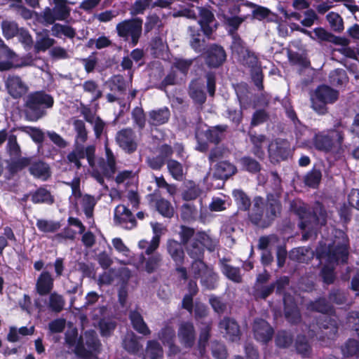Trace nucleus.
Returning a JSON list of instances; mask_svg holds the SVG:
<instances>
[{
    "label": "nucleus",
    "instance_id": "4be33fe9",
    "mask_svg": "<svg viewBox=\"0 0 359 359\" xmlns=\"http://www.w3.org/2000/svg\"><path fill=\"white\" fill-rule=\"evenodd\" d=\"M226 57V55L224 48L214 44L208 49L205 61L208 66L217 67L223 64Z\"/></svg>",
    "mask_w": 359,
    "mask_h": 359
},
{
    "label": "nucleus",
    "instance_id": "49530a36",
    "mask_svg": "<svg viewBox=\"0 0 359 359\" xmlns=\"http://www.w3.org/2000/svg\"><path fill=\"white\" fill-rule=\"evenodd\" d=\"M330 83L332 86H341L346 83L348 77L345 70L342 69H337L330 72L329 76Z\"/></svg>",
    "mask_w": 359,
    "mask_h": 359
},
{
    "label": "nucleus",
    "instance_id": "7c9ffc66",
    "mask_svg": "<svg viewBox=\"0 0 359 359\" xmlns=\"http://www.w3.org/2000/svg\"><path fill=\"white\" fill-rule=\"evenodd\" d=\"M189 95L194 102L198 104H203L206 100L205 93L203 90V83L196 80L191 83L189 86Z\"/></svg>",
    "mask_w": 359,
    "mask_h": 359
},
{
    "label": "nucleus",
    "instance_id": "5701e85b",
    "mask_svg": "<svg viewBox=\"0 0 359 359\" xmlns=\"http://www.w3.org/2000/svg\"><path fill=\"white\" fill-rule=\"evenodd\" d=\"M158 338L165 346L169 348L168 355H175L180 351V348L175 344V332L172 327L165 326L158 333Z\"/></svg>",
    "mask_w": 359,
    "mask_h": 359
},
{
    "label": "nucleus",
    "instance_id": "2f4dec72",
    "mask_svg": "<svg viewBox=\"0 0 359 359\" xmlns=\"http://www.w3.org/2000/svg\"><path fill=\"white\" fill-rule=\"evenodd\" d=\"M51 27L52 35L61 38L65 36L69 39H73L76 36V30L71 26L60 23H53Z\"/></svg>",
    "mask_w": 359,
    "mask_h": 359
},
{
    "label": "nucleus",
    "instance_id": "774afa93",
    "mask_svg": "<svg viewBox=\"0 0 359 359\" xmlns=\"http://www.w3.org/2000/svg\"><path fill=\"white\" fill-rule=\"evenodd\" d=\"M197 215V211L196 208L189 204L184 203L181 207V217L186 222H190L194 220Z\"/></svg>",
    "mask_w": 359,
    "mask_h": 359
},
{
    "label": "nucleus",
    "instance_id": "4468645a",
    "mask_svg": "<svg viewBox=\"0 0 359 359\" xmlns=\"http://www.w3.org/2000/svg\"><path fill=\"white\" fill-rule=\"evenodd\" d=\"M116 142L123 150L128 153H133L137 147L135 135L130 128L119 130L116 135Z\"/></svg>",
    "mask_w": 359,
    "mask_h": 359
},
{
    "label": "nucleus",
    "instance_id": "f3484780",
    "mask_svg": "<svg viewBox=\"0 0 359 359\" xmlns=\"http://www.w3.org/2000/svg\"><path fill=\"white\" fill-rule=\"evenodd\" d=\"M162 255L159 253H155L154 255H151L149 256L147 259L144 257L143 254L140 255L139 262L135 263L133 259H130L128 262H122L124 264H133L136 266V268L139 269L140 265L143 264L144 262V269L149 273H151L155 272L158 269L162 263Z\"/></svg>",
    "mask_w": 359,
    "mask_h": 359
},
{
    "label": "nucleus",
    "instance_id": "6e6d98bb",
    "mask_svg": "<svg viewBox=\"0 0 359 359\" xmlns=\"http://www.w3.org/2000/svg\"><path fill=\"white\" fill-rule=\"evenodd\" d=\"M8 142L6 144V149L11 156L17 158L20 156L21 151L20 145L17 142V137L15 135H8Z\"/></svg>",
    "mask_w": 359,
    "mask_h": 359
},
{
    "label": "nucleus",
    "instance_id": "c85d7f7f",
    "mask_svg": "<svg viewBox=\"0 0 359 359\" xmlns=\"http://www.w3.org/2000/svg\"><path fill=\"white\" fill-rule=\"evenodd\" d=\"M236 168L228 161L218 163L215 169L214 176L218 179H226L235 174Z\"/></svg>",
    "mask_w": 359,
    "mask_h": 359
},
{
    "label": "nucleus",
    "instance_id": "e433bc0d",
    "mask_svg": "<svg viewBox=\"0 0 359 359\" xmlns=\"http://www.w3.org/2000/svg\"><path fill=\"white\" fill-rule=\"evenodd\" d=\"M211 269L202 259L194 260L189 269V273L195 279H201L205 273Z\"/></svg>",
    "mask_w": 359,
    "mask_h": 359
},
{
    "label": "nucleus",
    "instance_id": "ddd939ff",
    "mask_svg": "<svg viewBox=\"0 0 359 359\" xmlns=\"http://www.w3.org/2000/svg\"><path fill=\"white\" fill-rule=\"evenodd\" d=\"M5 85L9 95L15 99L21 97L29 90L27 83L17 75H9L5 81Z\"/></svg>",
    "mask_w": 359,
    "mask_h": 359
},
{
    "label": "nucleus",
    "instance_id": "f8f14e48",
    "mask_svg": "<svg viewBox=\"0 0 359 359\" xmlns=\"http://www.w3.org/2000/svg\"><path fill=\"white\" fill-rule=\"evenodd\" d=\"M249 219L255 225L266 228L269 226V221L265 215L264 199L257 196L253 200V206L248 214Z\"/></svg>",
    "mask_w": 359,
    "mask_h": 359
},
{
    "label": "nucleus",
    "instance_id": "f03ea898",
    "mask_svg": "<svg viewBox=\"0 0 359 359\" xmlns=\"http://www.w3.org/2000/svg\"><path fill=\"white\" fill-rule=\"evenodd\" d=\"M95 148L94 146H88L84 148L81 144L74 145V149L67 156V162L73 165L76 169L81 167V160L86 157L89 165L92 168V176L100 184H104V177L109 178L116 172V160L112 151L105 144L106 160L101 158L97 163L95 158Z\"/></svg>",
    "mask_w": 359,
    "mask_h": 359
},
{
    "label": "nucleus",
    "instance_id": "aec40b11",
    "mask_svg": "<svg viewBox=\"0 0 359 359\" xmlns=\"http://www.w3.org/2000/svg\"><path fill=\"white\" fill-rule=\"evenodd\" d=\"M54 287V278L47 271H42L36 280L35 290L36 292L44 296L50 293Z\"/></svg>",
    "mask_w": 359,
    "mask_h": 359
},
{
    "label": "nucleus",
    "instance_id": "7ed1b4c3",
    "mask_svg": "<svg viewBox=\"0 0 359 359\" xmlns=\"http://www.w3.org/2000/svg\"><path fill=\"white\" fill-rule=\"evenodd\" d=\"M345 130L346 126L337 121L332 128L316 133L312 144L318 151L339 157L344 151Z\"/></svg>",
    "mask_w": 359,
    "mask_h": 359
},
{
    "label": "nucleus",
    "instance_id": "393cba45",
    "mask_svg": "<svg viewBox=\"0 0 359 359\" xmlns=\"http://www.w3.org/2000/svg\"><path fill=\"white\" fill-rule=\"evenodd\" d=\"M265 215L269 221V226L280 212V203L273 196L269 195L266 205H264Z\"/></svg>",
    "mask_w": 359,
    "mask_h": 359
},
{
    "label": "nucleus",
    "instance_id": "cd10ccee",
    "mask_svg": "<svg viewBox=\"0 0 359 359\" xmlns=\"http://www.w3.org/2000/svg\"><path fill=\"white\" fill-rule=\"evenodd\" d=\"M302 32L309 36L312 39L333 43H337V38L334 35L322 27L315 28L313 32L303 29Z\"/></svg>",
    "mask_w": 359,
    "mask_h": 359
},
{
    "label": "nucleus",
    "instance_id": "8fccbe9b",
    "mask_svg": "<svg viewBox=\"0 0 359 359\" xmlns=\"http://www.w3.org/2000/svg\"><path fill=\"white\" fill-rule=\"evenodd\" d=\"M226 129V126H217L208 130L205 133V137L210 142L217 144L222 140L223 133Z\"/></svg>",
    "mask_w": 359,
    "mask_h": 359
},
{
    "label": "nucleus",
    "instance_id": "423d86ee",
    "mask_svg": "<svg viewBox=\"0 0 359 359\" xmlns=\"http://www.w3.org/2000/svg\"><path fill=\"white\" fill-rule=\"evenodd\" d=\"M65 340L69 346H74L76 353L83 358H88L93 352L97 351L100 346L96 332L93 330L85 332V344L83 339L77 340L76 333H74L73 337L67 334Z\"/></svg>",
    "mask_w": 359,
    "mask_h": 359
},
{
    "label": "nucleus",
    "instance_id": "0eeeda50",
    "mask_svg": "<svg viewBox=\"0 0 359 359\" xmlns=\"http://www.w3.org/2000/svg\"><path fill=\"white\" fill-rule=\"evenodd\" d=\"M339 97V92L327 85L318 86L311 95V106L319 114L327 112L326 105L335 102Z\"/></svg>",
    "mask_w": 359,
    "mask_h": 359
},
{
    "label": "nucleus",
    "instance_id": "a878e982",
    "mask_svg": "<svg viewBox=\"0 0 359 359\" xmlns=\"http://www.w3.org/2000/svg\"><path fill=\"white\" fill-rule=\"evenodd\" d=\"M170 116L168 107L152 110L149 113V123L153 126H160L168 122Z\"/></svg>",
    "mask_w": 359,
    "mask_h": 359
},
{
    "label": "nucleus",
    "instance_id": "864d4df0",
    "mask_svg": "<svg viewBox=\"0 0 359 359\" xmlns=\"http://www.w3.org/2000/svg\"><path fill=\"white\" fill-rule=\"evenodd\" d=\"M32 201L34 203H46L50 204L53 202L50 193L45 189H39L32 196Z\"/></svg>",
    "mask_w": 359,
    "mask_h": 359
},
{
    "label": "nucleus",
    "instance_id": "72a5a7b5",
    "mask_svg": "<svg viewBox=\"0 0 359 359\" xmlns=\"http://www.w3.org/2000/svg\"><path fill=\"white\" fill-rule=\"evenodd\" d=\"M187 254L194 260L202 259L204 250L197 238H194L184 245Z\"/></svg>",
    "mask_w": 359,
    "mask_h": 359
},
{
    "label": "nucleus",
    "instance_id": "9d476101",
    "mask_svg": "<svg viewBox=\"0 0 359 359\" xmlns=\"http://www.w3.org/2000/svg\"><path fill=\"white\" fill-rule=\"evenodd\" d=\"M183 244L175 239H168L166 242V251L175 265V270L180 278H188L187 271L182 265L184 262L185 254Z\"/></svg>",
    "mask_w": 359,
    "mask_h": 359
},
{
    "label": "nucleus",
    "instance_id": "412c9836",
    "mask_svg": "<svg viewBox=\"0 0 359 359\" xmlns=\"http://www.w3.org/2000/svg\"><path fill=\"white\" fill-rule=\"evenodd\" d=\"M197 10L200 15L198 22L201 29L203 30L205 35L210 36L216 28L214 15L207 8L197 7Z\"/></svg>",
    "mask_w": 359,
    "mask_h": 359
},
{
    "label": "nucleus",
    "instance_id": "b1692460",
    "mask_svg": "<svg viewBox=\"0 0 359 359\" xmlns=\"http://www.w3.org/2000/svg\"><path fill=\"white\" fill-rule=\"evenodd\" d=\"M285 304V316L290 323L296 324L300 321L301 316L297 304L292 297L285 294L283 297Z\"/></svg>",
    "mask_w": 359,
    "mask_h": 359
},
{
    "label": "nucleus",
    "instance_id": "c9c22d12",
    "mask_svg": "<svg viewBox=\"0 0 359 359\" xmlns=\"http://www.w3.org/2000/svg\"><path fill=\"white\" fill-rule=\"evenodd\" d=\"M73 127L76 133L75 145H83L88 139V132L85 123L82 120L74 119L73 121Z\"/></svg>",
    "mask_w": 359,
    "mask_h": 359
},
{
    "label": "nucleus",
    "instance_id": "4d7b16f0",
    "mask_svg": "<svg viewBox=\"0 0 359 359\" xmlns=\"http://www.w3.org/2000/svg\"><path fill=\"white\" fill-rule=\"evenodd\" d=\"M222 271L229 279L236 283L241 282L242 278L238 268L233 267L226 264H222Z\"/></svg>",
    "mask_w": 359,
    "mask_h": 359
},
{
    "label": "nucleus",
    "instance_id": "69168bd1",
    "mask_svg": "<svg viewBox=\"0 0 359 359\" xmlns=\"http://www.w3.org/2000/svg\"><path fill=\"white\" fill-rule=\"evenodd\" d=\"M160 242L156 240H151L149 242L146 240H141L138 243V247L140 249L145 250V255L151 256L154 255V252L158 248Z\"/></svg>",
    "mask_w": 359,
    "mask_h": 359
},
{
    "label": "nucleus",
    "instance_id": "13d9d810",
    "mask_svg": "<svg viewBox=\"0 0 359 359\" xmlns=\"http://www.w3.org/2000/svg\"><path fill=\"white\" fill-rule=\"evenodd\" d=\"M16 237L13 231L9 226L4 229V235L0 236V255H3L4 250L8 245V241L15 242Z\"/></svg>",
    "mask_w": 359,
    "mask_h": 359
},
{
    "label": "nucleus",
    "instance_id": "680f3d73",
    "mask_svg": "<svg viewBox=\"0 0 359 359\" xmlns=\"http://www.w3.org/2000/svg\"><path fill=\"white\" fill-rule=\"evenodd\" d=\"M321 177V172L319 170L314 168L306 175L304 177V182L307 186L316 188L319 184Z\"/></svg>",
    "mask_w": 359,
    "mask_h": 359
},
{
    "label": "nucleus",
    "instance_id": "f704fd0d",
    "mask_svg": "<svg viewBox=\"0 0 359 359\" xmlns=\"http://www.w3.org/2000/svg\"><path fill=\"white\" fill-rule=\"evenodd\" d=\"M290 258L298 262H306L313 256V252L307 248L299 247L293 249L290 253Z\"/></svg>",
    "mask_w": 359,
    "mask_h": 359
},
{
    "label": "nucleus",
    "instance_id": "79ce46f5",
    "mask_svg": "<svg viewBox=\"0 0 359 359\" xmlns=\"http://www.w3.org/2000/svg\"><path fill=\"white\" fill-rule=\"evenodd\" d=\"M55 43L54 39L50 38L47 34H39L35 42L34 48L36 51H45L53 46Z\"/></svg>",
    "mask_w": 359,
    "mask_h": 359
},
{
    "label": "nucleus",
    "instance_id": "c756f323",
    "mask_svg": "<svg viewBox=\"0 0 359 359\" xmlns=\"http://www.w3.org/2000/svg\"><path fill=\"white\" fill-rule=\"evenodd\" d=\"M130 319L133 328L139 333L143 335H148L150 334V330L143 320L141 314L136 311H132L130 313Z\"/></svg>",
    "mask_w": 359,
    "mask_h": 359
},
{
    "label": "nucleus",
    "instance_id": "052dcab7",
    "mask_svg": "<svg viewBox=\"0 0 359 359\" xmlns=\"http://www.w3.org/2000/svg\"><path fill=\"white\" fill-rule=\"evenodd\" d=\"M168 169L172 177L177 180L183 178V168L181 163L175 160H169L167 163Z\"/></svg>",
    "mask_w": 359,
    "mask_h": 359
},
{
    "label": "nucleus",
    "instance_id": "bb28decb",
    "mask_svg": "<svg viewBox=\"0 0 359 359\" xmlns=\"http://www.w3.org/2000/svg\"><path fill=\"white\" fill-rule=\"evenodd\" d=\"M29 170L34 177L43 181L46 180L50 175L48 165L43 161H36L31 163Z\"/></svg>",
    "mask_w": 359,
    "mask_h": 359
},
{
    "label": "nucleus",
    "instance_id": "5fc2aeb1",
    "mask_svg": "<svg viewBox=\"0 0 359 359\" xmlns=\"http://www.w3.org/2000/svg\"><path fill=\"white\" fill-rule=\"evenodd\" d=\"M196 238L201 243V246L207 248L209 251L215 250L217 245L216 239L212 238L206 232H199L196 235Z\"/></svg>",
    "mask_w": 359,
    "mask_h": 359
},
{
    "label": "nucleus",
    "instance_id": "20e7f679",
    "mask_svg": "<svg viewBox=\"0 0 359 359\" xmlns=\"http://www.w3.org/2000/svg\"><path fill=\"white\" fill-rule=\"evenodd\" d=\"M307 309L321 313L320 318L318 319L316 325L314 324L309 325V332L311 336H316L317 339L324 341L333 339L338 331L337 323L335 319L326 315L332 311V306L323 298H320L316 302H310L307 306Z\"/></svg>",
    "mask_w": 359,
    "mask_h": 359
},
{
    "label": "nucleus",
    "instance_id": "e2e57ef3",
    "mask_svg": "<svg viewBox=\"0 0 359 359\" xmlns=\"http://www.w3.org/2000/svg\"><path fill=\"white\" fill-rule=\"evenodd\" d=\"M1 28L4 36L6 39L14 37L18 32V26L13 21L4 20L1 23Z\"/></svg>",
    "mask_w": 359,
    "mask_h": 359
},
{
    "label": "nucleus",
    "instance_id": "6ab92c4d",
    "mask_svg": "<svg viewBox=\"0 0 359 359\" xmlns=\"http://www.w3.org/2000/svg\"><path fill=\"white\" fill-rule=\"evenodd\" d=\"M253 332L257 341L266 343L271 339L273 330L270 325L263 319H256L254 321Z\"/></svg>",
    "mask_w": 359,
    "mask_h": 359
},
{
    "label": "nucleus",
    "instance_id": "ea45409f",
    "mask_svg": "<svg viewBox=\"0 0 359 359\" xmlns=\"http://www.w3.org/2000/svg\"><path fill=\"white\" fill-rule=\"evenodd\" d=\"M191 40L190 45L197 53L202 52L205 48V40L201 38L199 30H195L191 27H189Z\"/></svg>",
    "mask_w": 359,
    "mask_h": 359
},
{
    "label": "nucleus",
    "instance_id": "6e6552de",
    "mask_svg": "<svg viewBox=\"0 0 359 359\" xmlns=\"http://www.w3.org/2000/svg\"><path fill=\"white\" fill-rule=\"evenodd\" d=\"M142 20L139 18L123 20L116 26L117 35L124 41L130 40L136 46L142 35Z\"/></svg>",
    "mask_w": 359,
    "mask_h": 359
},
{
    "label": "nucleus",
    "instance_id": "a19ab883",
    "mask_svg": "<svg viewBox=\"0 0 359 359\" xmlns=\"http://www.w3.org/2000/svg\"><path fill=\"white\" fill-rule=\"evenodd\" d=\"M36 225L43 233H54L60 228V222L43 219H37Z\"/></svg>",
    "mask_w": 359,
    "mask_h": 359
},
{
    "label": "nucleus",
    "instance_id": "c03bdc74",
    "mask_svg": "<svg viewBox=\"0 0 359 359\" xmlns=\"http://www.w3.org/2000/svg\"><path fill=\"white\" fill-rule=\"evenodd\" d=\"M147 353L150 359L163 358V351L161 344L155 340L147 342Z\"/></svg>",
    "mask_w": 359,
    "mask_h": 359
},
{
    "label": "nucleus",
    "instance_id": "3c124183",
    "mask_svg": "<svg viewBox=\"0 0 359 359\" xmlns=\"http://www.w3.org/2000/svg\"><path fill=\"white\" fill-rule=\"evenodd\" d=\"M234 199L241 210H248L250 205V199L242 190L233 191Z\"/></svg>",
    "mask_w": 359,
    "mask_h": 359
},
{
    "label": "nucleus",
    "instance_id": "39448f33",
    "mask_svg": "<svg viewBox=\"0 0 359 359\" xmlns=\"http://www.w3.org/2000/svg\"><path fill=\"white\" fill-rule=\"evenodd\" d=\"M53 98L42 92L29 94L25 99V116L30 121H36L46 114V109L53 105Z\"/></svg>",
    "mask_w": 359,
    "mask_h": 359
},
{
    "label": "nucleus",
    "instance_id": "f257e3e1",
    "mask_svg": "<svg viewBox=\"0 0 359 359\" xmlns=\"http://www.w3.org/2000/svg\"><path fill=\"white\" fill-rule=\"evenodd\" d=\"M335 239L332 242H320L316 252L320 263L325 262L321 270L323 281L331 284L334 280V266L344 263L348 259V239L342 231H335Z\"/></svg>",
    "mask_w": 359,
    "mask_h": 359
},
{
    "label": "nucleus",
    "instance_id": "338daca9",
    "mask_svg": "<svg viewBox=\"0 0 359 359\" xmlns=\"http://www.w3.org/2000/svg\"><path fill=\"white\" fill-rule=\"evenodd\" d=\"M83 89L85 92L91 95L93 101L97 100L102 96V92L98 89L97 83L93 81H85L83 85Z\"/></svg>",
    "mask_w": 359,
    "mask_h": 359
},
{
    "label": "nucleus",
    "instance_id": "2eb2a0df",
    "mask_svg": "<svg viewBox=\"0 0 359 359\" xmlns=\"http://www.w3.org/2000/svg\"><path fill=\"white\" fill-rule=\"evenodd\" d=\"M114 222L126 229H131L136 225V220L132 212L123 205H118L115 208Z\"/></svg>",
    "mask_w": 359,
    "mask_h": 359
},
{
    "label": "nucleus",
    "instance_id": "58836bf2",
    "mask_svg": "<svg viewBox=\"0 0 359 359\" xmlns=\"http://www.w3.org/2000/svg\"><path fill=\"white\" fill-rule=\"evenodd\" d=\"M99 199L100 198H95L94 196L88 194H86L82 197L81 207L87 218H92L94 207Z\"/></svg>",
    "mask_w": 359,
    "mask_h": 359
},
{
    "label": "nucleus",
    "instance_id": "0e129e2a",
    "mask_svg": "<svg viewBox=\"0 0 359 359\" xmlns=\"http://www.w3.org/2000/svg\"><path fill=\"white\" fill-rule=\"evenodd\" d=\"M295 347L297 353L303 357H307L311 353V346L304 336L297 337Z\"/></svg>",
    "mask_w": 359,
    "mask_h": 359
},
{
    "label": "nucleus",
    "instance_id": "a18cd8bd",
    "mask_svg": "<svg viewBox=\"0 0 359 359\" xmlns=\"http://www.w3.org/2000/svg\"><path fill=\"white\" fill-rule=\"evenodd\" d=\"M238 60L242 62L243 65L250 68V69L261 67L258 61L257 56L255 53L251 52L249 50L244 54L241 55Z\"/></svg>",
    "mask_w": 359,
    "mask_h": 359
},
{
    "label": "nucleus",
    "instance_id": "4c0bfd02",
    "mask_svg": "<svg viewBox=\"0 0 359 359\" xmlns=\"http://www.w3.org/2000/svg\"><path fill=\"white\" fill-rule=\"evenodd\" d=\"M123 348L129 353H135L140 349L137 336L133 332H128L123 340Z\"/></svg>",
    "mask_w": 359,
    "mask_h": 359
},
{
    "label": "nucleus",
    "instance_id": "de8ad7c7",
    "mask_svg": "<svg viewBox=\"0 0 359 359\" xmlns=\"http://www.w3.org/2000/svg\"><path fill=\"white\" fill-rule=\"evenodd\" d=\"M202 286L206 290H214L217 284V275L214 272L213 269L208 271L205 276L201 279Z\"/></svg>",
    "mask_w": 359,
    "mask_h": 359
},
{
    "label": "nucleus",
    "instance_id": "9b49d317",
    "mask_svg": "<svg viewBox=\"0 0 359 359\" xmlns=\"http://www.w3.org/2000/svg\"><path fill=\"white\" fill-rule=\"evenodd\" d=\"M299 215L301 219L299 226L302 230H309L306 234L311 233L314 226H323L326 224V212L320 204H317L316 209L313 210V214L309 215V219H308L306 212H299Z\"/></svg>",
    "mask_w": 359,
    "mask_h": 359
},
{
    "label": "nucleus",
    "instance_id": "603ef678",
    "mask_svg": "<svg viewBox=\"0 0 359 359\" xmlns=\"http://www.w3.org/2000/svg\"><path fill=\"white\" fill-rule=\"evenodd\" d=\"M112 42L109 37L102 35L97 39H90L86 44L89 48L102 49L111 45Z\"/></svg>",
    "mask_w": 359,
    "mask_h": 359
},
{
    "label": "nucleus",
    "instance_id": "bf43d9fd",
    "mask_svg": "<svg viewBox=\"0 0 359 359\" xmlns=\"http://www.w3.org/2000/svg\"><path fill=\"white\" fill-rule=\"evenodd\" d=\"M156 206L157 210L163 216L166 217H171L174 213V209L170 203L163 198H160L156 201Z\"/></svg>",
    "mask_w": 359,
    "mask_h": 359
},
{
    "label": "nucleus",
    "instance_id": "473e14b6",
    "mask_svg": "<svg viewBox=\"0 0 359 359\" xmlns=\"http://www.w3.org/2000/svg\"><path fill=\"white\" fill-rule=\"evenodd\" d=\"M65 305V300L62 295L54 292L50 293L47 302L48 309L55 313L62 311Z\"/></svg>",
    "mask_w": 359,
    "mask_h": 359
},
{
    "label": "nucleus",
    "instance_id": "37998d69",
    "mask_svg": "<svg viewBox=\"0 0 359 359\" xmlns=\"http://www.w3.org/2000/svg\"><path fill=\"white\" fill-rule=\"evenodd\" d=\"M326 19L331 29L336 32H341L344 30V21L339 14L334 12H330Z\"/></svg>",
    "mask_w": 359,
    "mask_h": 359
},
{
    "label": "nucleus",
    "instance_id": "a211bd4d",
    "mask_svg": "<svg viewBox=\"0 0 359 359\" xmlns=\"http://www.w3.org/2000/svg\"><path fill=\"white\" fill-rule=\"evenodd\" d=\"M219 329L224 337L231 341L240 339V327L237 322L231 318L225 317L219 323Z\"/></svg>",
    "mask_w": 359,
    "mask_h": 359
},
{
    "label": "nucleus",
    "instance_id": "dca6fc26",
    "mask_svg": "<svg viewBox=\"0 0 359 359\" xmlns=\"http://www.w3.org/2000/svg\"><path fill=\"white\" fill-rule=\"evenodd\" d=\"M177 337L180 344L184 347H192L196 339V332L194 324L191 322L181 323L177 331Z\"/></svg>",
    "mask_w": 359,
    "mask_h": 359
},
{
    "label": "nucleus",
    "instance_id": "09e8293b",
    "mask_svg": "<svg viewBox=\"0 0 359 359\" xmlns=\"http://www.w3.org/2000/svg\"><path fill=\"white\" fill-rule=\"evenodd\" d=\"M341 351L346 357L358 356L359 342L355 339H348L342 346Z\"/></svg>",
    "mask_w": 359,
    "mask_h": 359
},
{
    "label": "nucleus",
    "instance_id": "1a4fd4ad",
    "mask_svg": "<svg viewBox=\"0 0 359 359\" xmlns=\"http://www.w3.org/2000/svg\"><path fill=\"white\" fill-rule=\"evenodd\" d=\"M53 8L46 7L43 11V19L48 25H53L55 21H65L71 14V8L68 4L74 3L67 0H53Z\"/></svg>",
    "mask_w": 359,
    "mask_h": 359
}]
</instances>
